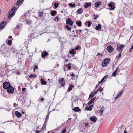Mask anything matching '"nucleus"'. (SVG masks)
Wrapping results in <instances>:
<instances>
[{
  "label": "nucleus",
  "instance_id": "obj_42",
  "mask_svg": "<svg viewBox=\"0 0 133 133\" xmlns=\"http://www.w3.org/2000/svg\"><path fill=\"white\" fill-rule=\"evenodd\" d=\"M19 27V25L18 24L16 26V27L13 29L14 30H15L16 29H18Z\"/></svg>",
  "mask_w": 133,
  "mask_h": 133
},
{
  "label": "nucleus",
  "instance_id": "obj_18",
  "mask_svg": "<svg viewBox=\"0 0 133 133\" xmlns=\"http://www.w3.org/2000/svg\"><path fill=\"white\" fill-rule=\"evenodd\" d=\"M76 12L78 14H80L82 13L83 12V10L82 8H81L80 9H78L77 11Z\"/></svg>",
  "mask_w": 133,
  "mask_h": 133
},
{
  "label": "nucleus",
  "instance_id": "obj_50",
  "mask_svg": "<svg viewBox=\"0 0 133 133\" xmlns=\"http://www.w3.org/2000/svg\"><path fill=\"white\" fill-rule=\"evenodd\" d=\"M65 85V84H61V86L59 87V88L64 87Z\"/></svg>",
  "mask_w": 133,
  "mask_h": 133
},
{
  "label": "nucleus",
  "instance_id": "obj_1",
  "mask_svg": "<svg viewBox=\"0 0 133 133\" xmlns=\"http://www.w3.org/2000/svg\"><path fill=\"white\" fill-rule=\"evenodd\" d=\"M3 84V88L6 89L8 92L11 94L14 93V89L13 87L10 84Z\"/></svg>",
  "mask_w": 133,
  "mask_h": 133
},
{
  "label": "nucleus",
  "instance_id": "obj_54",
  "mask_svg": "<svg viewBox=\"0 0 133 133\" xmlns=\"http://www.w3.org/2000/svg\"><path fill=\"white\" fill-rule=\"evenodd\" d=\"M29 14V11H28V12H26V13H25V14H24V16H26V15H27V14Z\"/></svg>",
  "mask_w": 133,
  "mask_h": 133
},
{
  "label": "nucleus",
  "instance_id": "obj_55",
  "mask_svg": "<svg viewBox=\"0 0 133 133\" xmlns=\"http://www.w3.org/2000/svg\"><path fill=\"white\" fill-rule=\"evenodd\" d=\"M89 125L88 123H85V126H89Z\"/></svg>",
  "mask_w": 133,
  "mask_h": 133
},
{
  "label": "nucleus",
  "instance_id": "obj_6",
  "mask_svg": "<svg viewBox=\"0 0 133 133\" xmlns=\"http://www.w3.org/2000/svg\"><path fill=\"white\" fill-rule=\"evenodd\" d=\"M74 22L71 20L70 18H68L66 20V24L70 26H72Z\"/></svg>",
  "mask_w": 133,
  "mask_h": 133
},
{
  "label": "nucleus",
  "instance_id": "obj_63",
  "mask_svg": "<svg viewBox=\"0 0 133 133\" xmlns=\"http://www.w3.org/2000/svg\"><path fill=\"white\" fill-rule=\"evenodd\" d=\"M47 133H54V132H52L51 131H48Z\"/></svg>",
  "mask_w": 133,
  "mask_h": 133
},
{
  "label": "nucleus",
  "instance_id": "obj_29",
  "mask_svg": "<svg viewBox=\"0 0 133 133\" xmlns=\"http://www.w3.org/2000/svg\"><path fill=\"white\" fill-rule=\"evenodd\" d=\"M54 6L55 9H56L59 6V4L58 3H54Z\"/></svg>",
  "mask_w": 133,
  "mask_h": 133
},
{
  "label": "nucleus",
  "instance_id": "obj_40",
  "mask_svg": "<svg viewBox=\"0 0 133 133\" xmlns=\"http://www.w3.org/2000/svg\"><path fill=\"white\" fill-rule=\"evenodd\" d=\"M94 102L92 99H91L88 102V105H90L92 104Z\"/></svg>",
  "mask_w": 133,
  "mask_h": 133
},
{
  "label": "nucleus",
  "instance_id": "obj_13",
  "mask_svg": "<svg viewBox=\"0 0 133 133\" xmlns=\"http://www.w3.org/2000/svg\"><path fill=\"white\" fill-rule=\"evenodd\" d=\"M102 4V3L101 1L96 2L95 4V6L96 8H97L99 6Z\"/></svg>",
  "mask_w": 133,
  "mask_h": 133
},
{
  "label": "nucleus",
  "instance_id": "obj_2",
  "mask_svg": "<svg viewBox=\"0 0 133 133\" xmlns=\"http://www.w3.org/2000/svg\"><path fill=\"white\" fill-rule=\"evenodd\" d=\"M17 10V8L14 7L12 8L11 10L9 12L8 15V18L9 19H10L11 18L15 15V11Z\"/></svg>",
  "mask_w": 133,
  "mask_h": 133
},
{
  "label": "nucleus",
  "instance_id": "obj_64",
  "mask_svg": "<svg viewBox=\"0 0 133 133\" xmlns=\"http://www.w3.org/2000/svg\"><path fill=\"white\" fill-rule=\"evenodd\" d=\"M126 128L124 130L123 133H127V132L126 130Z\"/></svg>",
  "mask_w": 133,
  "mask_h": 133
},
{
  "label": "nucleus",
  "instance_id": "obj_37",
  "mask_svg": "<svg viewBox=\"0 0 133 133\" xmlns=\"http://www.w3.org/2000/svg\"><path fill=\"white\" fill-rule=\"evenodd\" d=\"M69 53L71 54H72L74 55L75 54V52H74V50L73 49H72L71 51H70Z\"/></svg>",
  "mask_w": 133,
  "mask_h": 133
},
{
  "label": "nucleus",
  "instance_id": "obj_14",
  "mask_svg": "<svg viewBox=\"0 0 133 133\" xmlns=\"http://www.w3.org/2000/svg\"><path fill=\"white\" fill-rule=\"evenodd\" d=\"M48 53L46 51L43 53L42 52L41 56L42 58L45 57L48 55Z\"/></svg>",
  "mask_w": 133,
  "mask_h": 133
},
{
  "label": "nucleus",
  "instance_id": "obj_52",
  "mask_svg": "<svg viewBox=\"0 0 133 133\" xmlns=\"http://www.w3.org/2000/svg\"><path fill=\"white\" fill-rule=\"evenodd\" d=\"M26 90V88H23L22 89V91H25Z\"/></svg>",
  "mask_w": 133,
  "mask_h": 133
},
{
  "label": "nucleus",
  "instance_id": "obj_17",
  "mask_svg": "<svg viewBox=\"0 0 133 133\" xmlns=\"http://www.w3.org/2000/svg\"><path fill=\"white\" fill-rule=\"evenodd\" d=\"M104 110V107L103 106H102V107H101L100 110H98L99 113H100V112H101V114L102 115L103 113Z\"/></svg>",
  "mask_w": 133,
  "mask_h": 133
},
{
  "label": "nucleus",
  "instance_id": "obj_53",
  "mask_svg": "<svg viewBox=\"0 0 133 133\" xmlns=\"http://www.w3.org/2000/svg\"><path fill=\"white\" fill-rule=\"evenodd\" d=\"M118 67H117V68H116V69L115 70V71L114 72H117L118 71Z\"/></svg>",
  "mask_w": 133,
  "mask_h": 133
},
{
  "label": "nucleus",
  "instance_id": "obj_38",
  "mask_svg": "<svg viewBox=\"0 0 133 133\" xmlns=\"http://www.w3.org/2000/svg\"><path fill=\"white\" fill-rule=\"evenodd\" d=\"M38 67L37 65L35 66L33 68L34 72H35V70L36 69H38Z\"/></svg>",
  "mask_w": 133,
  "mask_h": 133
},
{
  "label": "nucleus",
  "instance_id": "obj_16",
  "mask_svg": "<svg viewBox=\"0 0 133 133\" xmlns=\"http://www.w3.org/2000/svg\"><path fill=\"white\" fill-rule=\"evenodd\" d=\"M74 86L72 85H70L69 87H68L67 90V92H70L72 89V88L74 87Z\"/></svg>",
  "mask_w": 133,
  "mask_h": 133
},
{
  "label": "nucleus",
  "instance_id": "obj_11",
  "mask_svg": "<svg viewBox=\"0 0 133 133\" xmlns=\"http://www.w3.org/2000/svg\"><path fill=\"white\" fill-rule=\"evenodd\" d=\"M15 115L18 118H19L21 117L22 116V114L21 113L19 112L18 111H16L15 112Z\"/></svg>",
  "mask_w": 133,
  "mask_h": 133
},
{
  "label": "nucleus",
  "instance_id": "obj_33",
  "mask_svg": "<svg viewBox=\"0 0 133 133\" xmlns=\"http://www.w3.org/2000/svg\"><path fill=\"white\" fill-rule=\"evenodd\" d=\"M38 16L40 18H41L42 17V16L43 15V12H38Z\"/></svg>",
  "mask_w": 133,
  "mask_h": 133
},
{
  "label": "nucleus",
  "instance_id": "obj_44",
  "mask_svg": "<svg viewBox=\"0 0 133 133\" xmlns=\"http://www.w3.org/2000/svg\"><path fill=\"white\" fill-rule=\"evenodd\" d=\"M108 75H105V76H104L103 77L105 79L104 81V82H105L106 81V79H107V78L108 77Z\"/></svg>",
  "mask_w": 133,
  "mask_h": 133
},
{
  "label": "nucleus",
  "instance_id": "obj_21",
  "mask_svg": "<svg viewBox=\"0 0 133 133\" xmlns=\"http://www.w3.org/2000/svg\"><path fill=\"white\" fill-rule=\"evenodd\" d=\"M24 0H17L16 5H19L20 3L22 2Z\"/></svg>",
  "mask_w": 133,
  "mask_h": 133
},
{
  "label": "nucleus",
  "instance_id": "obj_4",
  "mask_svg": "<svg viewBox=\"0 0 133 133\" xmlns=\"http://www.w3.org/2000/svg\"><path fill=\"white\" fill-rule=\"evenodd\" d=\"M110 2L111 3L109 4L108 5V6L110 8L109 9L110 10H113L115 9V8L114 6L115 4L113 2Z\"/></svg>",
  "mask_w": 133,
  "mask_h": 133
},
{
  "label": "nucleus",
  "instance_id": "obj_28",
  "mask_svg": "<svg viewBox=\"0 0 133 133\" xmlns=\"http://www.w3.org/2000/svg\"><path fill=\"white\" fill-rule=\"evenodd\" d=\"M120 53L119 55L116 56V59H117V60L118 59L121 57V52H119Z\"/></svg>",
  "mask_w": 133,
  "mask_h": 133
},
{
  "label": "nucleus",
  "instance_id": "obj_43",
  "mask_svg": "<svg viewBox=\"0 0 133 133\" xmlns=\"http://www.w3.org/2000/svg\"><path fill=\"white\" fill-rule=\"evenodd\" d=\"M66 128H65L64 129L62 130L61 133H65L66 131Z\"/></svg>",
  "mask_w": 133,
  "mask_h": 133
},
{
  "label": "nucleus",
  "instance_id": "obj_20",
  "mask_svg": "<svg viewBox=\"0 0 133 133\" xmlns=\"http://www.w3.org/2000/svg\"><path fill=\"white\" fill-rule=\"evenodd\" d=\"M101 28V25L100 24H99L97 26L95 27V29L97 30H99Z\"/></svg>",
  "mask_w": 133,
  "mask_h": 133
},
{
  "label": "nucleus",
  "instance_id": "obj_22",
  "mask_svg": "<svg viewBox=\"0 0 133 133\" xmlns=\"http://www.w3.org/2000/svg\"><path fill=\"white\" fill-rule=\"evenodd\" d=\"M76 23L77 24V25L79 27L81 26L82 24L81 22V21H76Z\"/></svg>",
  "mask_w": 133,
  "mask_h": 133
},
{
  "label": "nucleus",
  "instance_id": "obj_61",
  "mask_svg": "<svg viewBox=\"0 0 133 133\" xmlns=\"http://www.w3.org/2000/svg\"><path fill=\"white\" fill-rule=\"evenodd\" d=\"M13 105H14V106L16 105L17 106H18V104H16V103H14L13 104Z\"/></svg>",
  "mask_w": 133,
  "mask_h": 133
},
{
  "label": "nucleus",
  "instance_id": "obj_51",
  "mask_svg": "<svg viewBox=\"0 0 133 133\" xmlns=\"http://www.w3.org/2000/svg\"><path fill=\"white\" fill-rule=\"evenodd\" d=\"M37 129H36V130L35 131V132L36 133H39L40 131L39 130H37Z\"/></svg>",
  "mask_w": 133,
  "mask_h": 133
},
{
  "label": "nucleus",
  "instance_id": "obj_34",
  "mask_svg": "<svg viewBox=\"0 0 133 133\" xmlns=\"http://www.w3.org/2000/svg\"><path fill=\"white\" fill-rule=\"evenodd\" d=\"M55 21H56V20H57V21H58L59 19V18L57 16H56L53 19Z\"/></svg>",
  "mask_w": 133,
  "mask_h": 133
},
{
  "label": "nucleus",
  "instance_id": "obj_5",
  "mask_svg": "<svg viewBox=\"0 0 133 133\" xmlns=\"http://www.w3.org/2000/svg\"><path fill=\"white\" fill-rule=\"evenodd\" d=\"M119 45L120 44H119V45H117V50L119 51V52H122V51L123 50V48L124 47V45L123 44H122Z\"/></svg>",
  "mask_w": 133,
  "mask_h": 133
},
{
  "label": "nucleus",
  "instance_id": "obj_19",
  "mask_svg": "<svg viewBox=\"0 0 133 133\" xmlns=\"http://www.w3.org/2000/svg\"><path fill=\"white\" fill-rule=\"evenodd\" d=\"M91 5V3H86L84 5V6L85 8H87L90 6Z\"/></svg>",
  "mask_w": 133,
  "mask_h": 133
},
{
  "label": "nucleus",
  "instance_id": "obj_49",
  "mask_svg": "<svg viewBox=\"0 0 133 133\" xmlns=\"http://www.w3.org/2000/svg\"><path fill=\"white\" fill-rule=\"evenodd\" d=\"M116 74V72H115L114 71L113 72L112 76H115Z\"/></svg>",
  "mask_w": 133,
  "mask_h": 133
},
{
  "label": "nucleus",
  "instance_id": "obj_46",
  "mask_svg": "<svg viewBox=\"0 0 133 133\" xmlns=\"http://www.w3.org/2000/svg\"><path fill=\"white\" fill-rule=\"evenodd\" d=\"M105 79L104 78V77H103L102 79L98 83H101L102 82H103L104 81Z\"/></svg>",
  "mask_w": 133,
  "mask_h": 133
},
{
  "label": "nucleus",
  "instance_id": "obj_15",
  "mask_svg": "<svg viewBox=\"0 0 133 133\" xmlns=\"http://www.w3.org/2000/svg\"><path fill=\"white\" fill-rule=\"evenodd\" d=\"M122 93L121 92H120L118 93L116 96V97H115V99L116 100L118 99V98H119L122 95Z\"/></svg>",
  "mask_w": 133,
  "mask_h": 133
},
{
  "label": "nucleus",
  "instance_id": "obj_41",
  "mask_svg": "<svg viewBox=\"0 0 133 133\" xmlns=\"http://www.w3.org/2000/svg\"><path fill=\"white\" fill-rule=\"evenodd\" d=\"M41 83H46V81H44L42 78L41 79Z\"/></svg>",
  "mask_w": 133,
  "mask_h": 133
},
{
  "label": "nucleus",
  "instance_id": "obj_62",
  "mask_svg": "<svg viewBox=\"0 0 133 133\" xmlns=\"http://www.w3.org/2000/svg\"><path fill=\"white\" fill-rule=\"evenodd\" d=\"M74 37H78V35H77V34L76 35H74Z\"/></svg>",
  "mask_w": 133,
  "mask_h": 133
},
{
  "label": "nucleus",
  "instance_id": "obj_39",
  "mask_svg": "<svg viewBox=\"0 0 133 133\" xmlns=\"http://www.w3.org/2000/svg\"><path fill=\"white\" fill-rule=\"evenodd\" d=\"M65 28L69 30H70L71 29V28L68 25H66L65 26Z\"/></svg>",
  "mask_w": 133,
  "mask_h": 133
},
{
  "label": "nucleus",
  "instance_id": "obj_31",
  "mask_svg": "<svg viewBox=\"0 0 133 133\" xmlns=\"http://www.w3.org/2000/svg\"><path fill=\"white\" fill-rule=\"evenodd\" d=\"M85 109L88 111H91L92 110L90 109V108L88 106H86L85 108Z\"/></svg>",
  "mask_w": 133,
  "mask_h": 133
},
{
  "label": "nucleus",
  "instance_id": "obj_12",
  "mask_svg": "<svg viewBox=\"0 0 133 133\" xmlns=\"http://www.w3.org/2000/svg\"><path fill=\"white\" fill-rule=\"evenodd\" d=\"M75 112H78L81 110L79 107H74L72 109Z\"/></svg>",
  "mask_w": 133,
  "mask_h": 133
},
{
  "label": "nucleus",
  "instance_id": "obj_3",
  "mask_svg": "<svg viewBox=\"0 0 133 133\" xmlns=\"http://www.w3.org/2000/svg\"><path fill=\"white\" fill-rule=\"evenodd\" d=\"M110 61V59L109 58H105L104 60V62L102 63V66L103 67L106 66L108 64Z\"/></svg>",
  "mask_w": 133,
  "mask_h": 133
},
{
  "label": "nucleus",
  "instance_id": "obj_8",
  "mask_svg": "<svg viewBox=\"0 0 133 133\" xmlns=\"http://www.w3.org/2000/svg\"><path fill=\"white\" fill-rule=\"evenodd\" d=\"M7 22L3 21L0 24V29H1L4 28L6 25Z\"/></svg>",
  "mask_w": 133,
  "mask_h": 133
},
{
  "label": "nucleus",
  "instance_id": "obj_26",
  "mask_svg": "<svg viewBox=\"0 0 133 133\" xmlns=\"http://www.w3.org/2000/svg\"><path fill=\"white\" fill-rule=\"evenodd\" d=\"M69 5L70 6L72 7H75V4L74 3H70L69 4Z\"/></svg>",
  "mask_w": 133,
  "mask_h": 133
},
{
  "label": "nucleus",
  "instance_id": "obj_60",
  "mask_svg": "<svg viewBox=\"0 0 133 133\" xmlns=\"http://www.w3.org/2000/svg\"><path fill=\"white\" fill-rule=\"evenodd\" d=\"M96 98V97H94L91 99L94 102V100Z\"/></svg>",
  "mask_w": 133,
  "mask_h": 133
},
{
  "label": "nucleus",
  "instance_id": "obj_48",
  "mask_svg": "<svg viewBox=\"0 0 133 133\" xmlns=\"http://www.w3.org/2000/svg\"><path fill=\"white\" fill-rule=\"evenodd\" d=\"M93 106H94L93 105H90L88 107H89L90 108V109H91L92 110V109L93 108Z\"/></svg>",
  "mask_w": 133,
  "mask_h": 133
},
{
  "label": "nucleus",
  "instance_id": "obj_7",
  "mask_svg": "<svg viewBox=\"0 0 133 133\" xmlns=\"http://www.w3.org/2000/svg\"><path fill=\"white\" fill-rule=\"evenodd\" d=\"M50 112V111L49 112L47 116H46V118L45 119V122L43 124V128H45L46 127V120L47 119L48 120L49 119V114Z\"/></svg>",
  "mask_w": 133,
  "mask_h": 133
},
{
  "label": "nucleus",
  "instance_id": "obj_36",
  "mask_svg": "<svg viewBox=\"0 0 133 133\" xmlns=\"http://www.w3.org/2000/svg\"><path fill=\"white\" fill-rule=\"evenodd\" d=\"M12 41L11 40H8V44L9 45H11L12 44Z\"/></svg>",
  "mask_w": 133,
  "mask_h": 133
},
{
  "label": "nucleus",
  "instance_id": "obj_45",
  "mask_svg": "<svg viewBox=\"0 0 133 133\" xmlns=\"http://www.w3.org/2000/svg\"><path fill=\"white\" fill-rule=\"evenodd\" d=\"M97 90L98 91H99L101 92L103 90V88L102 87H100Z\"/></svg>",
  "mask_w": 133,
  "mask_h": 133
},
{
  "label": "nucleus",
  "instance_id": "obj_32",
  "mask_svg": "<svg viewBox=\"0 0 133 133\" xmlns=\"http://www.w3.org/2000/svg\"><path fill=\"white\" fill-rule=\"evenodd\" d=\"M87 23L88 24L87 26L88 27H89L91 26V25L92 24V22H91L90 21H88L87 22Z\"/></svg>",
  "mask_w": 133,
  "mask_h": 133
},
{
  "label": "nucleus",
  "instance_id": "obj_27",
  "mask_svg": "<svg viewBox=\"0 0 133 133\" xmlns=\"http://www.w3.org/2000/svg\"><path fill=\"white\" fill-rule=\"evenodd\" d=\"M56 13L57 12L56 11H53L51 12V14L52 15V16H54L55 15Z\"/></svg>",
  "mask_w": 133,
  "mask_h": 133
},
{
  "label": "nucleus",
  "instance_id": "obj_23",
  "mask_svg": "<svg viewBox=\"0 0 133 133\" xmlns=\"http://www.w3.org/2000/svg\"><path fill=\"white\" fill-rule=\"evenodd\" d=\"M59 81V83H65V80L63 78H60Z\"/></svg>",
  "mask_w": 133,
  "mask_h": 133
},
{
  "label": "nucleus",
  "instance_id": "obj_35",
  "mask_svg": "<svg viewBox=\"0 0 133 133\" xmlns=\"http://www.w3.org/2000/svg\"><path fill=\"white\" fill-rule=\"evenodd\" d=\"M43 126L41 129V130H40V132H42V133H43L44 132V131H43V130H44L45 129H46V127H45V128H43Z\"/></svg>",
  "mask_w": 133,
  "mask_h": 133
},
{
  "label": "nucleus",
  "instance_id": "obj_58",
  "mask_svg": "<svg viewBox=\"0 0 133 133\" xmlns=\"http://www.w3.org/2000/svg\"><path fill=\"white\" fill-rule=\"evenodd\" d=\"M68 67L69 70H70L71 68V66L70 65H68Z\"/></svg>",
  "mask_w": 133,
  "mask_h": 133
},
{
  "label": "nucleus",
  "instance_id": "obj_25",
  "mask_svg": "<svg viewBox=\"0 0 133 133\" xmlns=\"http://www.w3.org/2000/svg\"><path fill=\"white\" fill-rule=\"evenodd\" d=\"M26 22L28 25H30L32 23V21L30 20H26L25 21Z\"/></svg>",
  "mask_w": 133,
  "mask_h": 133
},
{
  "label": "nucleus",
  "instance_id": "obj_47",
  "mask_svg": "<svg viewBox=\"0 0 133 133\" xmlns=\"http://www.w3.org/2000/svg\"><path fill=\"white\" fill-rule=\"evenodd\" d=\"M80 48V46H77L76 47H75V49L76 50H79V49Z\"/></svg>",
  "mask_w": 133,
  "mask_h": 133
},
{
  "label": "nucleus",
  "instance_id": "obj_9",
  "mask_svg": "<svg viewBox=\"0 0 133 133\" xmlns=\"http://www.w3.org/2000/svg\"><path fill=\"white\" fill-rule=\"evenodd\" d=\"M107 50L109 52L111 53L113 51L114 49L110 45L107 47Z\"/></svg>",
  "mask_w": 133,
  "mask_h": 133
},
{
  "label": "nucleus",
  "instance_id": "obj_30",
  "mask_svg": "<svg viewBox=\"0 0 133 133\" xmlns=\"http://www.w3.org/2000/svg\"><path fill=\"white\" fill-rule=\"evenodd\" d=\"M36 77V76L35 75H31L29 76V77L30 78H31L32 77L33 78H35Z\"/></svg>",
  "mask_w": 133,
  "mask_h": 133
},
{
  "label": "nucleus",
  "instance_id": "obj_57",
  "mask_svg": "<svg viewBox=\"0 0 133 133\" xmlns=\"http://www.w3.org/2000/svg\"><path fill=\"white\" fill-rule=\"evenodd\" d=\"M97 91L98 90H97L96 91H94L93 92V93L95 95L97 93Z\"/></svg>",
  "mask_w": 133,
  "mask_h": 133
},
{
  "label": "nucleus",
  "instance_id": "obj_59",
  "mask_svg": "<svg viewBox=\"0 0 133 133\" xmlns=\"http://www.w3.org/2000/svg\"><path fill=\"white\" fill-rule=\"evenodd\" d=\"M98 17V15H97L96 17H94V19L95 20L96 19H97V18Z\"/></svg>",
  "mask_w": 133,
  "mask_h": 133
},
{
  "label": "nucleus",
  "instance_id": "obj_24",
  "mask_svg": "<svg viewBox=\"0 0 133 133\" xmlns=\"http://www.w3.org/2000/svg\"><path fill=\"white\" fill-rule=\"evenodd\" d=\"M95 95H94V94L92 92H91L89 95L88 99H90L91 98H92Z\"/></svg>",
  "mask_w": 133,
  "mask_h": 133
},
{
  "label": "nucleus",
  "instance_id": "obj_10",
  "mask_svg": "<svg viewBox=\"0 0 133 133\" xmlns=\"http://www.w3.org/2000/svg\"><path fill=\"white\" fill-rule=\"evenodd\" d=\"M90 119L91 121H92L93 122L95 123L97 120V119L95 116H93L90 118Z\"/></svg>",
  "mask_w": 133,
  "mask_h": 133
},
{
  "label": "nucleus",
  "instance_id": "obj_56",
  "mask_svg": "<svg viewBox=\"0 0 133 133\" xmlns=\"http://www.w3.org/2000/svg\"><path fill=\"white\" fill-rule=\"evenodd\" d=\"M11 109L10 108H6L5 109L6 110L8 111H9Z\"/></svg>",
  "mask_w": 133,
  "mask_h": 133
}]
</instances>
